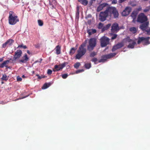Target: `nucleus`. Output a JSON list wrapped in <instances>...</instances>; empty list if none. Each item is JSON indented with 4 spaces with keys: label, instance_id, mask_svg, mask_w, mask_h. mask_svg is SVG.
<instances>
[{
    "label": "nucleus",
    "instance_id": "nucleus-6",
    "mask_svg": "<svg viewBox=\"0 0 150 150\" xmlns=\"http://www.w3.org/2000/svg\"><path fill=\"white\" fill-rule=\"evenodd\" d=\"M149 24V22H147L145 23L139 25V28L142 31L146 32L148 35H150V28L147 29Z\"/></svg>",
    "mask_w": 150,
    "mask_h": 150
},
{
    "label": "nucleus",
    "instance_id": "nucleus-14",
    "mask_svg": "<svg viewBox=\"0 0 150 150\" xmlns=\"http://www.w3.org/2000/svg\"><path fill=\"white\" fill-rule=\"evenodd\" d=\"M10 60L12 61V59L11 58L9 60H7L4 61V62L0 64V68H4V67H5L7 68H9V67L6 65V64L9 63Z\"/></svg>",
    "mask_w": 150,
    "mask_h": 150
},
{
    "label": "nucleus",
    "instance_id": "nucleus-33",
    "mask_svg": "<svg viewBox=\"0 0 150 150\" xmlns=\"http://www.w3.org/2000/svg\"><path fill=\"white\" fill-rule=\"evenodd\" d=\"M1 79L2 80L5 81H6L8 80V78H7L6 75L5 74L2 75V77Z\"/></svg>",
    "mask_w": 150,
    "mask_h": 150
},
{
    "label": "nucleus",
    "instance_id": "nucleus-43",
    "mask_svg": "<svg viewBox=\"0 0 150 150\" xmlns=\"http://www.w3.org/2000/svg\"><path fill=\"white\" fill-rule=\"evenodd\" d=\"M117 34H114L111 37V40H113L115 39L116 38H117Z\"/></svg>",
    "mask_w": 150,
    "mask_h": 150
},
{
    "label": "nucleus",
    "instance_id": "nucleus-48",
    "mask_svg": "<svg viewBox=\"0 0 150 150\" xmlns=\"http://www.w3.org/2000/svg\"><path fill=\"white\" fill-rule=\"evenodd\" d=\"M52 71L50 69H48L47 71V74L48 75H51L52 74Z\"/></svg>",
    "mask_w": 150,
    "mask_h": 150
},
{
    "label": "nucleus",
    "instance_id": "nucleus-4",
    "mask_svg": "<svg viewBox=\"0 0 150 150\" xmlns=\"http://www.w3.org/2000/svg\"><path fill=\"white\" fill-rule=\"evenodd\" d=\"M110 17H111L112 14H113L114 18H116L119 16V14L117 9L114 7H108L107 8Z\"/></svg>",
    "mask_w": 150,
    "mask_h": 150
},
{
    "label": "nucleus",
    "instance_id": "nucleus-27",
    "mask_svg": "<svg viewBox=\"0 0 150 150\" xmlns=\"http://www.w3.org/2000/svg\"><path fill=\"white\" fill-rule=\"evenodd\" d=\"M76 50V49L72 47L71 48L70 51L69 52V54L70 55H72L73 54H74L75 53V51Z\"/></svg>",
    "mask_w": 150,
    "mask_h": 150
},
{
    "label": "nucleus",
    "instance_id": "nucleus-54",
    "mask_svg": "<svg viewBox=\"0 0 150 150\" xmlns=\"http://www.w3.org/2000/svg\"><path fill=\"white\" fill-rule=\"evenodd\" d=\"M127 0H119V2L120 3H122L123 2Z\"/></svg>",
    "mask_w": 150,
    "mask_h": 150
},
{
    "label": "nucleus",
    "instance_id": "nucleus-23",
    "mask_svg": "<svg viewBox=\"0 0 150 150\" xmlns=\"http://www.w3.org/2000/svg\"><path fill=\"white\" fill-rule=\"evenodd\" d=\"M150 39L149 37H147L146 38H144L143 42H144V44L145 45L149 44L150 43L149 42V40Z\"/></svg>",
    "mask_w": 150,
    "mask_h": 150
},
{
    "label": "nucleus",
    "instance_id": "nucleus-9",
    "mask_svg": "<svg viewBox=\"0 0 150 150\" xmlns=\"http://www.w3.org/2000/svg\"><path fill=\"white\" fill-rule=\"evenodd\" d=\"M22 54V52L21 50H18L15 52V54L13 55V58L12 59V61H15L19 59L21 57Z\"/></svg>",
    "mask_w": 150,
    "mask_h": 150
},
{
    "label": "nucleus",
    "instance_id": "nucleus-12",
    "mask_svg": "<svg viewBox=\"0 0 150 150\" xmlns=\"http://www.w3.org/2000/svg\"><path fill=\"white\" fill-rule=\"evenodd\" d=\"M67 64V63H64L63 64L58 65H56L54 66V68L55 70L54 71H58L63 69L65 67L66 65Z\"/></svg>",
    "mask_w": 150,
    "mask_h": 150
},
{
    "label": "nucleus",
    "instance_id": "nucleus-10",
    "mask_svg": "<svg viewBox=\"0 0 150 150\" xmlns=\"http://www.w3.org/2000/svg\"><path fill=\"white\" fill-rule=\"evenodd\" d=\"M132 10V8L130 6H127L122 11L121 14L123 16H127L130 13Z\"/></svg>",
    "mask_w": 150,
    "mask_h": 150
},
{
    "label": "nucleus",
    "instance_id": "nucleus-32",
    "mask_svg": "<svg viewBox=\"0 0 150 150\" xmlns=\"http://www.w3.org/2000/svg\"><path fill=\"white\" fill-rule=\"evenodd\" d=\"M97 54V52H92L90 54V57H93L96 55Z\"/></svg>",
    "mask_w": 150,
    "mask_h": 150
},
{
    "label": "nucleus",
    "instance_id": "nucleus-21",
    "mask_svg": "<svg viewBox=\"0 0 150 150\" xmlns=\"http://www.w3.org/2000/svg\"><path fill=\"white\" fill-rule=\"evenodd\" d=\"M79 2H80L82 5L86 6L88 3V1L87 0H78Z\"/></svg>",
    "mask_w": 150,
    "mask_h": 150
},
{
    "label": "nucleus",
    "instance_id": "nucleus-28",
    "mask_svg": "<svg viewBox=\"0 0 150 150\" xmlns=\"http://www.w3.org/2000/svg\"><path fill=\"white\" fill-rule=\"evenodd\" d=\"M50 86V83H45L44 84H43V86H42V88L43 89H45L47 88L48 87Z\"/></svg>",
    "mask_w": 150,
    "mask_h": 150
},
{
    "label": "nucleus",
    "instance_id": "nucleus-2",
    "mask_svg": "<svg viewBox=\"0 0 150 150\" xmlns=\"http://www.w3.org/2000/svg\"><path fill=\"white\" fill-rule=\"evenodd\" d=\"M86 43H83L79 48L77 50V54L76 55V59H79L81 57L86 54V49L85 48Z\"/></svg>",
    "mask_w": 150,
    "mask_h": 150
},
{
    "label": "nucleus",
    "instance_id": "nucleus-7",
    "mask_svg": "<svg viewBox=\"0 0 150 150\" xmlns=\"http://www.w3.org/2000/svg\"><path fill=\"white\" fill-rule=\"evenodd\" d=\"M110 16L108 9L107 8L105 11L104 12H100L99 16V19L101 21L103 22L106 20L107 17Z\"/></svg>",
    "mask_w": 150,
    "mask_h": 150
},
{
    "label": "nucleus",
    "instance_id": "nucleus-1",
    "mask_svg": "<svg viewBox=\"0 0 150 150\" xmlns=\"http://www.w3.org/2000/svg\"><path fill=\"white\" fill-rule=\"evenodd\" d=\"M19 21V19L17 16L13 11L9 12V16L8 17V22L9 24L14 25Z\"/></svg>",
    "mask_w": 150,
    "mask_h": 150
},
{
    "label": "nucleus",
    "instance_id": "nucleus-47",
    "mask_svg": "<svg viewBox=\"0 0 150 150\" xmlns=\"http://www.w3.org/2000/svg\"><path fill=\"white\" fill-rule=\"evenodd\" d=\"M96 0H91L89 2V4L90 5H91L93 2H95V1Z\"/></svg>",
    "mask_w": 150,
    "mask_h": 150
},
{
    "label": "nucleus",
    "instance_id": "nucleus-25",
    "mask_svg": "<svg viewBox=\"0 0 150 150\" xmlns=\"http://www.w3.org/2000/svg\"><path fill=\"white\" fill-rule=\"evenodd\" d=\"M14 41L13 39H10L6 41L5 43L7 44L8 45L11 46L12 45V43Z\"/></svg>",
    "mask_w": 150,
    "mask_h": 150
},
{
    "label": "nucleus",
    "instance_id": "nucleus-51",
    "mask_svg": "<svg viewBox=\"0 0 150 150\" xmlns=\"http://www.w3.org/2000/svg\"><path fill=\"white\" fill-rule=\"evenodd\" d=\"M17 81H21L22 80V79L18 76L17 77Z\"/></svg>",
    "mask_w": 150,
    "mask_h": 150
},
{
    "label": "nucleus",
    "instance_id": "nucleus-35",
    "mask_svg": "<svg viewBox=\"0 0 150 150\" xmlns=\"http://www.w3.org/2000/svg\"><path fill=\"white\" fill-rule=\"evenodd\" d=\"M124 40H125L128 42H132V41H132V39H130V38L129 37L126 38L124 39Z\"/></svg>",
    "mask_w": 150,
    "mask_h": 150
},
{
    "label": "nucleus",
    "instance_id": "nucleus-40",
    "mask_svg": "<svg viewBox=\"0 0 150 150\" xmlns=\"http://www.w3.org/2000/svg\"><path fill=\"white\" fill-rule=\"evenodd\" d=\"M68 75L67 74H64L62 75V77L63 79H65L67 78Z\"/></svg>",
    "mask_w": 150,
    "mask_h": 150
},
{
    "label": "nucleus",
    "instance_id": "nucleus-46",
    "mask_svg": "<svg viewBox=\"0 0 150 150\" xmlns=\"http://www.w3.org/2000/svg\"><path fill=\"white\" fill-rule=\"evenodd\" d=\"M150 9V8L149 7H147L143 11L144 12H147L149 11Z\"/></svg>",
    "mask_w": 150,
    "mask_h": 150
},
{
    "label": "nucleus",
    "instance_id": "nucleus-45",
    "mask_svg": "<svg viewBox=\"0 0 150 150\" xmlns=\"http://www.w3.org/2000/svg\"><path fill=\"white\" fill-rule=\"evenodd\" d=\"M84 71L83 69H79V70H76V74H78L79 73L82 72Z\"/></svg>",
    "mask_w": 150,
    "mask_h": 150
},
{
    "label": "nucleus",
    "instance_id": "nucleus-16",
    "mask_svg": "<svg viewBox=\"0 0 150 150\" xmlns=\"http://www.w3.org/2000/svg\"><path fill=\"white\" fill-rule=\"evenodd\" d=\"M108 4L107 3H104L99 5L97 8V11H100L105 7H106Z\"/></svg>",
    "mask_w": 150,
    "mask_h": 150
},
{
    "label": "nucleus",
    "instance_id": "nucleus-30",
    "mask_svg": "<svg viewBox=\"0 0 150 150\" xmlns=\"http://www.w3.org/2000/svg\"><path fill=\"white\" fill-rule=\"evenodd\" d=\"M129 30L130 31L132 32L133 33H136L137 32L136 28L134 27L130 28Z\"/></svg>",
    "mask_w": 150,
    "mask_h": 150
},
{
    "label": "nucleus",
    "instance_id": "nucleus-31",
    "mask_svg": "<svg viewBox=\"0 0 150 150\" xmlns=\"http://www.w3.org/2000/svg\"><path fill=\"white\" fill-rule=\"evenodd\" d=\"M76 17L77 18H79V7L77 6L76 7Z\"/></svg>",
    "mask_w": 150,
    "mask_h": 150
},
{
    "label": "nucleus",
    "instance_id": "nucleus-59",
    "mask_svg": "<svg viewBox=\"0 0 150 150\" xmlns=\"http://www.w3.org/2000/svg\"><path fill=\"white\" fill-rule=\"evenodd\" d=\"M144 1H147V0H144Z\"/></svg>",
    "mask_w": 150,
    "mask_h": 150
},
{
    "label": "nucleus",
    "instance_id": "nucleus-24",
    "mask_svg": "<svg viewBox=\"0 0 150 150\" xmlns=\"http://www.w3.org/2000/svg\"><path fill=\"white\" fill-rule=\"evenodd\" d=\"M138 13V12H137L134 11L132 12L131 14V16L132 18H136L137 16Z\"/></svg>",
    "mask_w": 150,
    "mask_h": 150
},
{
    "label": "nucleus",
    "instance_id": "nucleus-56",
    "mask_svg": "<svg viewBox=\"0 0 150 150\" xmlns=\"http://www.w3.org/2000/svg\"><path fill=\"white\" fill-rule=\"evenodd\" d=\"M27 53L28 54H30V52L28 50H27Z\"/></svg>",
    "mask_w": 150,
    "mask_h": 150
},
{
    "label": "nucleus",
    "instance_id": "nucleus-29",
    "mask_svg": "<svg viewBox=\"0 0 150 150\" xmlns=\"http://www.w3.org/2000/svg\"><path fill=\"white\" fill-rule=\"evenodd\" d=\"M84 66L86 69H89L91 67V64L90 63H86Z\"/></svg>",
    "mask_w": 150,
    "mask_h": 150
},
{
    "label": "nucleus",
    "instance_id": "nucleus-15",
    "mask_svg": "<svg viewBox=\"0 0 150 150\" xmlns=\"http://www.w3.org/2000/svg\"><path fill=\"white\" fill-rule=\"evenodd\" d=\"M116 54L115 53H110L108 54L103 55L102 56V58H106L107 59L111 58L116 55Z\"/></svg>",
    "mask_w": 150,
    "mask_h": 150
},
{
    "label": "nucleus",
    "instance_id": "nucleus-8",
    "mask_svg": "<svg viewBox=\"0 0 150 150\" xmlns=\"http://www.w3.org/2000/svg\"><path fill=\"white\" fill-rule=\"evenodd\" d=\"M101 47H104L109 44V39L105 36L101 38L100 40Z\"/></svg>",
    "mask_w": 150,
    "mask_h": 150
},
{
    "label": "nucleus",
    "instance_id": "nucleus-42",
    "mask_svg": "<svg viewBox=\"0 0 150 150\" xmlns=\"http://www.w3.org/2000/svg\"><path fill=\"white\" fill-rule=\"evenodd\" d=\"M21 47H23V48L24 49H26L27 48V47L25 45H23V44L21 45H18V47H17V48H21Z\"/></svg>",
    "mask_w": 150,
    "mask_h": 150
},
{
    "label": "nucleus",
    "instance_id": "nucleus-49",
    "mask_svg": "<svg viewBox=\"0 0 150 150\" xmlns=\"http://www.w3.org/2000/svg\"><path fill=\"white\" fill-rule=\"evenodd\" d=\"M111 25V24L110 23L108 24H107L105 26V27L106 28L108 29L110 28V26Z\"/></svg>",
    "mask_w": 150,
    "mask_h": 150
},
{
    "label": "nucleus",
    "instance_id": "nucleus-19",
    "mask_svg": "<svg viewBox=\"0 0 150 150\" xmlns=\"http://www.w3.org/2000/svg\"><path fill=\"white\" fill-rule=\"evenodd\" d=\"M55 50H56V53L57 55L60 54V51L61 50V46L59 45L56 46Z\"/></svg>",
    "mask_w": 150,
    "mask_h": 150
},
{
    "label": "nucleus",
    "instance_id": "nucleus-34",
    "mask_svg": "<svg viewBox=\"0 0 150 150\" xmlns=\"http://www.w3.org/2000/svg\"><path fill=\"white\" fill-rule=\"evenodd\" d=\"M80 65V62H76L74 64V67L76 69H78Z\"/></svg>",
    "mask_w": 150,
    "mask_h": 150
},
{
    "label": "nucleus",
    "instance_id": "nucleus-58",
    "mask_svg": "<svg viewBox=\"0 0 150 150\" xmlns=\"http://www.w3.org/2000/svg\"><path fill=\"white\" fill-rule=\"evenodd\" d=\"M112 3H116L115 2V1H112Z\"/></svg>",
    "mask_w": 150,
    "mask_h": 150
},
{
    "label": "nucleus",
    "instance_id": "nucleus-55",
    "mask_svg": "<svg viewBox=\"0 0 150 150\" xmlns=\"http://www.w3.org/2000/svg\"><path fill=\"white\" fill-rule=\"evenodd\" d=\"M4 60L3 58H0V62H2Z\"/></svg>",
    "mask_w": 150,
    "mask_h": 150
},
{
    "label": "nucleus",
    "instance_id": "nucleus-5",
    "mask_svg": "<svg viewBox=\"0 0 150 150\" xmlns=\"http://www.w3.org/2000/svg\"><path fill=\"white\" fill-rule=\"evenodd\" d=\"M148 18L143 13H140L138 15L137 21L139 22L140 23L143 24L147 22H149L147 21Z\"/></svg>",
    "mask_w": 150,
    "mask_h": 150
},
{
    "label": "nucleus",
    "instance_id": "nucleus-37",
    "mask_svg": "<svg viewBox=\"0 0 150 150\" xmlns=\"http://www.w3.org/2000/svg\"><path fill=\"white\" fill-rule=\"evenodd\" d=\"M107 59L106 58H102L100 59L99 60L98 63L101 62H104L106 61Z\"/></svg>",
    "mask_w": 150,
    "mask_h": 150
},
{
    "label": "nucleus",
    "instance_id": "nucleus-18",
    "mask_svg": "<svg viewBox=\"0 0 150 150\" xmlns=\"http://www.w3.org/2000/svg\"><path fill=\"white\" fill-rule=\"evenodd\" d=\"M23 58L24 59L21 60L19 61L20 62L22 63H25L27 61L29 60V58L26 54H24Z\"/></svg>",
    "mask_w": 150,
    "mask_h": 150
},
{
    "label": "nucleus",
    "instance_id": "nucleus-41",
    "mask_svg": "<svg viewBox=\"0 0 150 150\" xmlns=\"http://www.w3.org/2000/svg\"><path fill=\"white\" fill-rule=\"evenodd\" d=\"M142 7H139L138 8H137L134 10V11L137 12L138 13L142 10Z\"/></svg>",
    "mask_w": 150,
    "mask_h": 150
},
{
    "label": "nucleus",
    "instance_id": "nucleus-22",
    "mask_svg": "<svg viewBox=\"0 0 150 150\" xmlns=\"http://www.w3.org/2000/svg\"><path fill=\"white\" fill-rule=\"evenodd\" d=\"M136 43V42L134 41H132V43H130L128 45V47L129 48L133 49Z\"/></svg>",
    "mask_w": 150,
    "mask_h": 150
},
{
    "label": "nucleus",
    "instance_id": "nucleus-26",
    "mask_svg": "<svg viewBox=\"0 0 150 150\" xmlns=\"http://www.w3.org/2000/svg\"><path fill=\"white\" fill-rule=\"evenodd\" d=\"M144 38H145V37H139L138 38L137 41L138 44H140V42H143Z\"/></svg>",
    "mask_w": 150,
    "mask_h": 150
},
{
    "label": "nucleus",
    "instance_id": "nucleus-11",
    "mask_svg": "<svg viewBox=\"0 0 150 150\" xmlns=\"http://www.w3.org/2000/svg\"><path fill=\"white\" fill-rule=\"evenodd\" d=\"M120 30L119 25L118 23H113L111 27V31L112 32H117Z\"/></svg>",
    "mask_w": 150,
    "mask_h": 150
},
{
    "label": "nucleus",
    "instance_id": "nucleus-13",
    "mask_svg": "<svg viewBox=\"0 0 150 150\" xmlns=\"http://www.w3.org/2000/svg\"><path fill=\"white\" fill-rule=\"evenodd\" d=\"M124 46V43L123 42H121L119 43L113 47L112 49V52H114L117 49H119L123 47Z\"/></svg>",
    "mask_w": 150,
    "mask_h": 150
},
{
    "label": "nucleus",
    "instance_id": "nucleus-44",
    "mask_svg": "<svg viewBox=\"0 0 150 150\" xmlns=\"http://www.w3.org/2000/svg\"><path fill=\"white\" fill-rule=\"evenodd\" d=\"M103 25L102 23H99L98 25V28L100 29L102 28V27H103Z\"/></svg>",
    "mask_w": 150,
    "mask_h": 150
},
{
    "label": "nucleus",
    "instance_id": "nucleus-60",
    "mask_svg": "<svg viewBox=\"0 0 150 150\" xmlns=\"http://www.w3.org/2000/svg\"><path fill=\"white\" fill-rule=\"evenodd\" d=\"M33 73H34V71H33Z\"/></svg>",
    "mask_w": 150,
    "mask_h": 150
},
{
    "label": "nucleus",
    "instance_id": "nucleus-57",
    "mask_svg": "<svg viewBox=\"0 0 150 150\" xmlns=\"http://www.w3.org/2000/svg\"><path fill=\"white\" fill-rule=\"evenodd\" d=\"M22 77L23 78H24L25 77V76L24 75H23Z\"/></svg>",
    "mask_w": 150,
    "mask_h": 150
},
{
    "label": "nucleus",
    "instance_id": "nucleus-36",
    "mask_svg": "<svg viewBox=\"0 0 150 150\" xmlns=\"http://www.w3.org/2000/svg\"><path fill=\"white\" fill-rule=\"evenodd\" d=\"M36 76L38 77V79H41L42 78H44L46 77V76H43V75H41L40 76L39 74H36Z\"/></svg>",
    "mask_w": 150,
    "mask_h": 150
},
{
    "label": "nucleus",
    "instance_id": "nucleus-3",
    "mask_svg": "<svg viewBox=\"0 0 150 150\" xmlns=\"http://www.w3.org/2000/svg\"><path fill=\"white\" fill-rule=\"evenodd\" d=\"M96 45V39L95 38H92L89 39V45L87 46V50L89 52L93 50Z\"/></svg>",
    "mask_w": 150,
    "mask_h": 150
},
{
    "label": "nucleus",
    "instance_id": "nucleus-38",
    "mask_svg": "<svg viewBox=\"0 0 150 150\" xmlns=\"http://www.w3.org/2000/svg\"><path fill=\"white\" fill-rule=\"evenodd\" d=\"M38 22L40 26H42L43 25V22L42 21L40 20H38Z\"/></svg>",
    "mask_w": 150,
    "mask_h": 150
},
{
    "label": "nucleus",
    "instance_id": "nucleus-39",
    "mask_svg": "<svg viewBox=\"0 0 150 150\" xmlns=\"http://www.w3.org/2000/svg\"><path fill=\"white\" fill-rule=\"evenodd\" d=\"M97 59L96 58H93L92 59L91 61L94 63L95 64H96L97 63L96 62L97 61Z\"/></svg>",
    "mask_w": 150,
    "mask_h": 150
},
{
    "label": "nucleus",
    "instance_id": "nucleus-17",
    "mask_svg": "<svg viewBox=\"0 0 150 150\" xmlns=\"http://www.w3.org/2000/svg\"><path fill=\"white\" fill-rule=\"evenodd\" d=\"M50 5L52 7V8H55L56 5V2L55 0H49Z\"/></svg>",
    "mask_w": 150,
    "mask_h": 150
},
{
    "label": "nucleus",
    "instance_id": "nucleus-53",
    "mask_svg": "<svg viewBox=\"0 0 150 150\" xmlns=\"http://www.w3.org/2000/svg\"><path fill=\"white\" fill-rule=\"evenodd\" d=\"M108 29L106 28L105 26L103 27L102 28V30L103 31H104L105 30H107Z\"/></svg>",
    "mask_w": 150,
    "mask_h": 150
},
{
    "label": "nucleus",
    "instance_id": "nucleus-52",
    "mask_svg": "<svg viewBox=\"0 0 150 150\" xmlns=\"http://www.w3.org/2000/svg\"><path fill=\"white\" fill-rule=\"evenodd\" d=\"M132 19H133V20H132V22L134 23H136V18H132Z\"/></svg>",
    "mask_w": 150,
    "mask_h": 150
},
{
    "label": "nucleus",
    "instance_id": "nucleus-20",
    "mask_svg": "<svg viewBox=\"0 0 150 150\" xmlns=\"http://www.w3.org/2000/svg\"><path fill=\"white\" fill-rule=\"evenodd\" d=\"M87 32L89 35L90 36L92 34L95 33L96 32V30L95 29H92L91 30H87Z\"/></svg>",
    "mask_w": 150,
    "mask_h": 150
},
{
    "label": "nucleus",
    "instance_id": "nucleus-50",
    "mask_svg": "<svg viewBox=\"0 0 150 150\" xmlns=\"http://www.w3.org/2000/svg\"><path fill=\"white\" fill-rule=\"evenodd\" d=\"M7 45H8L5 42L4 43L2 44V47L3 48H5Z\"/></svg>",
    "mask_w": 150,
    "mask_h": 150
}]
</instances>
